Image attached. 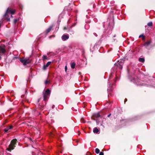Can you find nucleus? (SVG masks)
<instances>
[{
	"instance_id": "nucleus-1",
	"label": "nucleus",
	"mask_w": 155,
	"mask_h": 155,
	"mask_svg": "<svg viewBox=\"0 0 155 155\" xmlns=\"http://www.w3.org/2000/svg\"><path fill=\"white\" fill-rule=\"evenodd\" d=\"M17 141L16 139H14L12 140L10 144L8 146V148H7L6 150L11 152L15 147V145L16 144Z\"/></svg>"
},
{
	"instance_id": "nucleus-2",
	"label": "nucleus",
	"mask_w": 155,
	"mask_h": 155,
	"mask_svg": "<svg viewBox=\"0 0 155 155\" xmlns=\"http://www.w3.org/2000/svg\"><path fill=\"white\" fill-rule=\"evenodd\" d=\"M15 12V10H12L11 8H8L6 11V12L4 15V17L7 20V21H10V18L9 17L8 15V13H10L11 14H14Z\"/></svg>"
},
{
	"instance_id": "nucleus-3",
	"label": "nucleus",
	"mask_w": 155,
	"mask_h": 155,
	"mask_svg": "<svg viewBox=\"0 0 155 155\" xmlns=\"http://www.w3.org/2000/svg\"><path fill=\"white\" fill-rule=\"evenodd\" d=\"M124 60L123 59H120L119 60L117 63L114 64L115 67L118 68L122 70L123 68V66L124 64Z\"/></svg>"
},
{
	"instance_id": "nucleus-4",
	"label": "nucleus",
	"mask_w": 155,
	"mask_h": 155,
	"mask_svg": "<svg viewBox=\"0 0 155 155\" xmlns=\"http://www.w3.org/2000/svg\"><path fill=\"white\" fill-rule=\"evenodd\" d=\"M50 93L51 91L49 89H47L45 93H43L44 100L45 101H47L48 96L50 95Z\"/></svg>"
},
{
	"instance_id": "nucleus-5",
	"label": "nucleus",
	"mask_w": 155,
	"mask_h": 155,
	"mask_svg": "<svg viewBox=\"0 0 155 155\" xmlns=\"http://www.w3.org/2000/svg\"><path fill=\"white\" fill-rule=\"evenodd\" d=\"M6 46L4 44L0 45V55L5 54L6 53Z\"/></svg>"
},
{
	"instance_id": "nucleus-6",
	"label": "nucleus",
	"mask_w": 155,
	"mask_h": 155,
	"mask_svg": "<svg viewBox=\"0 0 155 155\" xmlns=\"http://www.w3.org/2000/svg\"><path fill=\"white\" fill-rule=\"evenodd\" d=\"M20 60L24 65H26L27 64H29L30 62L29 59L27 60L26 59L20 58Z\"/></svg>"
},
{
	"instance_id": "nucleus-7",
	"label": "nucleus",
	"mask_w": 155,
	"mask_h": 155,
	"mask_svg": "<svg viewBox=\"0 0 155 155\" xmlns=\"http://www.w3.org/2000/svg\"><path fill=\"white\" fill-rule=\"evenodd\" d=\"M13 126L11 125L8 126L6 127L4 130L5 133H8L10 131V130L13 128Z\"/></svg>"
},
{
	"instance_id": "nucleus-8",
	"label": "nucleus",
	"mask_w": 155,
	"mask_h": 155,
	"mask_svg": "<svg viewBox=\"0 0 155 155\" xmlns=\"http://www.w3.org/2000/svg\"><path fill=\"white\" fill-rule=\"evenodd\" d=\"M69 38V36L68 35H64L61 37L63 41H65Z\"/></svg>"
},
{
	"instance_id": "nucleus-9",
	"label": "nucleus",
	"mask_w": 155,
	"mask_h": 155,
	"mask_svg": "<svg viewBox=\"0 0 155 155\" xmlns=\"http://www.w3.org/2000/svg\"><path fill=\"white\" fill-rule=\"evenodd\" d=\"M100 115L99 113L94 114L92 115L93 117H95L96 118H97L98 117H100Z\"/></svg>"
},
{
	"instance_id": "nucleus-10",
	"label": "nucleus",
	"mask_w": 155,
	"mask_h": 155,
	"mask_svg": "<svg viewBox=\"0 0 155 155\" xmlns=\"http://www.w3.org/2000/svg\"><path fill=\"white\" fill-rule=\"evenodd\" d=\"M151 43V41L150 40L149 41H147L143 45L144 46H146V47H147L149 46V45Z\"/></svg>"
},
{
	"instance_id": "nucleus-11",
	"label": "nucleus",
	"mask_w": 155,
	"mask_h": 155,
	"mask_svg": "<svg viewBox=\"0 0 155 155\" xmlns=\"http://www.w3.org/2000/svg\"><path fill=\"white\" fill-rule=\"evenodd\" d=\"M52 28V26H50L49 28L47 29L46 31V34H48L51 30Z\"/></svg>"
},
{
	"instance_id": "nucleus-12",
	"label": "nucleus",
	"mask_w": 155,
	"mask_h": 155,
	"mask_svg": "<svg viewBox=\"0 0 155 155\" xmlns=\"http://www.w3.org/2000/svg\"><path fill=\"white\" fill-rule=\"evenodd\" d=\"M99 130H98V129L96 128V127H95L94 129V130H93V132L94 133H98V132H99Z\"/></svg>"
},
{
	"instance_id": "nucleus-13",
	"label": "nucleus",
	"mask_w": 155,
	"mask_h": 155,
	"mask_svg": "<svg viewBox=\"0 0 155 155\" xmlns=\"http://www.w3.org/2000/svg\"><path fill=\"white\" fill-rule=\"evenodd\" d=\"M76 64L74 62L72 63L71 64V68L72 69H74L75 68Z\"/></svg>"
},
{
	"instance_id": "nucleus-14",
	"label": "nucleus",
	"mask_w": 155,
	"mask_h": 155,
	"mask_svg": "<svg viewBox=\"0 0 155 155\" xmlns=\"http://www.w3.org/2000/svg\"><path fill=\"white\" fill-rule=\"evenodd\" d=\"M144 59L143 58H140L139 59V61L141 62H143L144 61Z\"/></svg>"
},
{
	"instance_id": "nucleus-15",
	"label": "nucleus",
	"mask_w": 155,
	"mask_h": 155,
	"mask_svg": "<svg viewBox=\"0 0 155 155\" xmlns=\"http://www.w3.org/2000/svg\"><path fill=\"white\" fill-rule=\"evenodd\" d=\"M142 38V39L143 40H145V36L143 35H140L139 36V38Z\"/></svg>"
},
{
	"instance_id": "nucleus-16",
	"label": "nucleus",
	"mask_w": 155,
	"mask_h": 155,
	"mask_svg": "<svg viewBox=\"0 0 155 155\" xmlns=\"http://www.w3.org/2000/svg\"><path fill=\"white\" fill-rule=\"evenodd\" d=\"M50 136L51 137H57L56 136V135L55 134H53L52 133H51V134L50 135Z\"/></svg>"
},
{
	"instance_id": "nucleus-17",
	"label": "nucleus",
	"mask_w": 155,
	"mask_h": 155,
	"mask_svg": "<svg viewBox=\"0 0 155 155\" xmlns=\"http://www.w3.org/2000/svg\"><path fill=\"white\" fill-rule=\"evenodd\" d=\"M42 59L44 61L45 60H48V59L47 58V57L46 56L44 55Z\"/></svg>"
},
{
	"instance_id": "nucleus-18",
	"label": "nucleus",
	"mask_w": 155,
	"mask_h": 155,
	"mask_svg": "<svg viewBox=\"0 0 155 155\" xmlns=\"http://www.w3.org/2000/svg\"><path fill=\"white\" fill-rule=\"evenodd\" d=\"M147 25L149 26H152L153 25V23L152 22H150L147 23Z\"/></svg>"
},
{
	"instance_id": "nucleus-19",
	"label": "nucleus",
	"mask_w": 155,
	"mask_h": 155,
	"mask_svg": "<svg viewBox=\"0 0 155 155\" xmlns=\"http://www.w3.org/2000/svg\"><path fill=\"white\" fill-rule=\"evenodd\" d=\"M95 152L96 153L98 154L100 153V150L98 148H96L95 149Z\"/></svg>"
},
{
	"instance_id": "nucleus-20",
	"label": "nucleus",
	"mask_w": 155,
	"mask_h": 155,
	"mask_svg": "<svg viewBox=\"0 0 155 155\" xmlns=\"http://www.w3.org/2000/svg\"><path fill=\"white\" fill-rule=\"evenodd\" d=\"M51 62L50 61H49L47 62L46 64V66L48 67L51 64Z\"/></svg>"
},
{
	"instance_id": "nucleus-21",
	"label": "nucleus",
	"mask_w": 155,
	"mask_h": 155,
	"mask_svg": "<svg viewBox=\"0 0 155 155\" xmlns=\"http://www.w3.org/2000/svg\"><path fill=\"white\" fill-rule=\"evenodd\" d=\"M47 66H46V65H44L43 67V69L44 70H45L47 68Z\"/></svg>"
},
{
	"instance_id": "nucleus-22",
	"label": "nucleus",
	"mask_w": 155,
	"mask_h": 155,
	"mask_svg": "<svg viewBox=\"0 0 155 155\" xmlns=\"http://www.w3.org/2000/svg\"><path fill=\"white\" fill-rule=\"evenodd\" d=\"M81 122H83V123H85V122L84 121L83 117H82L81 119Z\"/></svg>"
},
{
	"instance_id": "nucleus-23",
	"label": "nucleus",
	"mask_w": 155,
	"mask_h": 155,
	"mask_svg": "<svg viewBox=\"0 0 155 155\" xmlns=\"http://www.w3.org/2000/svg\"><path fill=\"white\" fill-rule=\"evenodd\" d=\"M17 19H14V20L13 22L15 24L17 22Z\"/></svg>"
},
{
	"instance_id": "nucleus-24",
	"label": "nucleus",
	"mask_w": 155,
	"mask_h": 155,
	"mask_svg": "<svg viewBox=\"0 0 155 155\" xmlns=\"http://www.w3.org/2000/svg\"><path fill=\"white\" fill-rule=\"evenodd\" d=\"M44 107V105H39V108H41H41H43Z\"/></svg>"
},
{
	"instance_id": "nucleus-25",
	"label": "nucleus",
	"mask_w": 155,
	"mask_h": 155,
	"mask_svg": "<svg viewBox=\"0 0 155 155\" xmlns=\"http://www.w3.org/2000/svg\"><path fill=\"white\" fill-rule=\"evenodd\" d=\"M99 155H104V153L102 152H101L99 153Z\"/></svg>"
},
{
	"instance_id": "nucleus-26",
	"label": "nucleus",
	"mask_w": 155,
	"mask_h": 155,
	"mask_svg": "<svg viewBox=\"0 0 155 155\" xmlns=\"http://www.w3.org/2000/svg\"><path fill=\"white\" fill-rule=\"evenodd\" d=\"M48 83V80H46L45 82V84H47Z\"/></svg>"
},
{
	"instance_id": "nucleus-27",
	"label": "nucleus",
	"mask_w": 155,
	"mask_h": 155,
	"mask_svg": "<svg viewBox=\"0 0 155 155\" xmlns=\"http://www.w3.org/2000/svg\"><path fill=\"white\" fill-rule=\"evenodd\" d=\"M67 70V67L66 66L65 67V70L66 72Z\"/></svg>"
},
{
	"instance_id": "nucleus-28",
	"label": "nucleus",
	"mask_w": 155,
	"mask_h": 155,
	"mask_svg": "<svg viewBox=\"0 0 155 155\" xmlns=\"http://www.w3.org/2000/svg\"><path fill=\"white\" fill-rule=\"evenodd\" d=\"M67 28L65 27H64L63 28V30H67Z\"/></svg>"
},
{
	"instance_id": "nucleus-29",
	"label": "nucleus",
	"mask_w": 155,
	"mask_h": 155,
	"mask_svg": "<svg viewBox=\"0 0 155 155\" xmlns=\"http://www.w3.org/2000/svg\"><path fill=\"white\" fill-rule=\"evenodd\" d=\"M40 99H41V98H39V99H38V103L39 102V101H40Z\"/></svg>"
},
{
	"instance_id": "nucleus-30",
	"label": "nucleus",
	"mask_w": 155,
	"mask_h": 155,
	"mask_svg": "<svg viewBox=\"0 0 155 155\" xmlns=\"http://www.w3.org/2000/svg\"><path fill=\"white\" fill-rule=\"evenodd\" d=\"M111 114H110L108 116H107V117H109L111 115Z\"/></svg>"
},
{
	"instance_id": "nucleus-31",
	"label": "nucleus",
	"mask_w": 155,
	"mask_h": 155,
	"mask_svg": "<svg viewBox=\"0 0 155 155\" xmlns=\"http://www.w3.org/2000/svg\"><path fill=\"white\" fill-rule=\"evenodd\" d=\"M1 55H0V60H1L2 59V57L1 56Z\"/></svg>"
},
{
	"instance_id": "nucleus-32",
	"label": "nucleus",
	"mask_w": 155,
	"mask_h": 155,
	"mask_svg": "<svg viewBox=\"0 0 155 155\" xmlns=\"http://www.w3.org/2000/svg\"><path fill=\"white\" fill-rule=\"evenodd\" d=\"M24 95H22L21 96V97L22 98L23 97H24Z\"/></svg>"
},
{
	"instance_id": "nucleus-33",
	"label": "nucleus",
	"mask_w": 155,
	"mask_h": 155,
	"mask_svg": "<svg viewBox=\"0 0 155 155\" xmlns=\"http://www.w3.org/2000/svg\"><path fill=\"white\" fill-rule=\"evenodd\" d=\"M116 37V35H114L113 36V38H114V37Z\"/></svg>"
},
{
	"instance_id": "nucleus-34",
	"label": "nucleus",
	"mask_w": 155,
	"mask_h": 155,
	"mask_svg": "<svg viewBox=\"0 0 155 155\" xmlns=\"http://www.w3.org/2000/svg\"><path fill=\"white\" fill-rule=\"evenodd\" d=\"M127 101V99H126L125 100V102L126 101Z\"/></svg>"
},
{
	"instance_id": "nucleus-35",
	"label": "nucleus",
	"mask_w": 155,
	"mask_h": 155,
	"mask_svg": "<svg viewBox=\"0 0 155 155\" xmlns=\"http://www.w3.org/2000/svg\"><path fill=\"white\" fill-rule=\"evenodd\" d=\"M107 90L108 92H109V90L108 89H107Z\"/></svg>"
},
{
	"instance_id": "nucleus-36",
	"label": "nucleus",
	"mask_w": 155,
	"mask_h": 155,
	"mask_svg": "<svg viewBox=\"0 0 155 155\" xmlns=\"http://www.w3.org/2000/svg\"><path fill=\"white\" fill-rule=\"evenodd\" d=\"M54 107V105H53V106H52V108H53Z\"/></svg>"
},
{
	"instance_id": "nucleus-37",
	"label": "nucleus",
	"mask_w": 155,
	"mask_h": 155,
	"mask_svg": "<svg viewBox=\"0 0 155 155\" xmlns=\"http://www.w3.org/2000/svg\"><path fill=\"white\" fill-rule=\"evenodd\" d=\"M112 78L111 75L110 76V78Z\"/></svg>"
},
{
	"instance_id": "nucleus-38",
	"label": "nucleus",
	"mask_w": 155,
	"mask_h": 155,
	"mask_svg": "<svg viewBox=\"0 0 155 155\" xmlns=\"http://www.w3.org/2000/svg\"><path fill=\"white\" fill-rule=\"evenodd\" d=\"M6 123V122H5V123H3V124H5V123Z\"/></svg>"
},
{
	"instance_id": "nucleus-39",
	"label": "nucleus",
	"mask_w": 155,
	"mask_h": 155,
	"mask_svg": "<svg viewBox=\"0 0 155 155\" xmlns=\"http://www.w3.org/2000/svg\"><path fill=\"white\" fill-rule=\"evenodd\" d=\"M11 17H13L12 15H11Z\"/></svg>"
},
{
	"instance_id": "nucleus-40",
	"label": "nucleus",
	"mask_w": 155,
	"mask_h": 155,
	"mask_svg": "<svg viewBox=\"0 0 155 155\" xmlns=\"http://www.w3.org/2000/svg\"><path fill=\"white\" fill-rule=\"evenodd\" d=\"M81 74V73H80V72H79V74Z\"/></svg>"
},
{
	"instance_id": "nucleus-41",
	"label": "nucleus",
	"mask_w": 155,
	"mask_h": 155,
	"mask_svg": "<svg viewBox=\"0 0 155 155\" xmlns=\"http://www.w3.org/2000/svg\"><path fill=\"white\" fill-rule=\"evenodd\" d=\"M1 23H0V28L1 27Z\"/></svg>"
}]
</instances>
